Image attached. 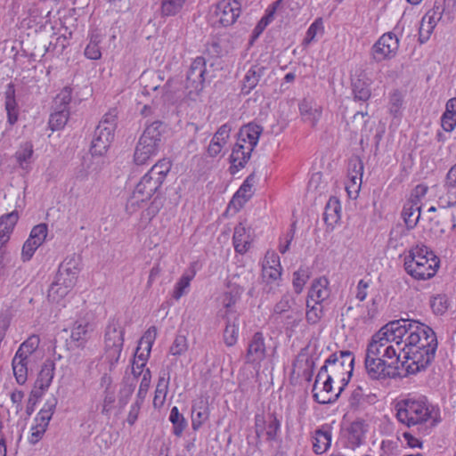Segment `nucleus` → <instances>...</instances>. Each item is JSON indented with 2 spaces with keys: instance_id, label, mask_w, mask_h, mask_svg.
Here are the masks:
<instances>
[{
  "instance_id": "nucleus-1",
  "label": "nucleus",
  "mask_w": 456,
  "mask_h": 456,
  "mask_svg": "<svg viewBox=\"0 0 456 456\" xmlns=\"http://www.w3.org/2000/svg\"><path fill=\"white\" fill-rule=\"evenodd\" d=\"M403 331L406 359L401 363L406 374H416L427 369L435 359L437 338L435 331L428 325L411 319L396 320Z\"/></svg>"
},
{
  "instance_id": "nucleus-2",
  "label": "nucleus",
  "mask_w": 456,
  "mask_h": 456,
  "mask_svg": "<svg viewBox=\"0 0 456 456\" xmlns=\"http://www.w3.org/2000/svg\"><path fill=\"white\" fill-rule=\"evenodd\" d=\"M172 166L171 159H160L140 178L126 199V211L129 215L139 211L159 192Z\"/></svg>"
},
{
  "instance_id": "nucleus-3",
  "label": "nucleus",
  "mask_w": 456,
  "mask_h": 456,
  "mask_svg": "<svg viewBox=\"0 0 456 456\" xmlns=\"http://www.w3.org/2000/svg\"><path fill=\"white\" fill-rule=\"evenodd\" d=\"M398 324L397 321H391L375 333L368 344L365 356L388 360L395 365H400L403 361H400V355L390 344L392 341L397 346L403 343V331L405 332L406 330L401 329Z\"/></svg>"
},
{
  "instance_id": "nucleus-4",
  "label": "nucleus",
  "mask_w": 456,
  "mask_h": 456,
  "mask_svg": "<svg viewBox=\"0 0 456 456\" xmlns=\"http://www.w3.org/2000/svg\"><path fill=\"white\" fill-rule=\"evenodd\" d=\"M403 267L407 274L417 281L433 278L439 267L440 258L422 242L411 247L404 256Z\"/></svg>"
},
{
  "instance_id": "nucleus-5",
  "label": "nucleus",
  "mask_w": 456,
  "mask_h": 456,
  "mask_svg": "<svg viewBox=\"0 0 456 456\" xmlns=\"http://www.w3.org/2000/svg\"><path fill=\"white\" fill-rule=\"evenodd\" d=\"M354 355L349 350H341L331 354L321 367L315 382L314 384V391L316 390L318 382L322 379L324 374L330 375L341 384L339 392H343L348 385L354 371Z\"/></svg>"
},
{
  "instance_id": "nucleus-6",
  "label": "nucleus",
  "mask_w": 456,
  "mask_h": 456,
  "mask_svg": "<svg viewBox=\"0 0 456 456\" xmlns=\"http://www.w3.org/2000/svg\"><path fill=\"white\" fill-rule=\"evenodd\" d=\"M397 420L408 428L421 425L431 417L425 396L407 397L395 404Z\"/></svg>"
},
{
  "instance_id": "nucleus-7",
  "label": "nucleus",
  "mask_w": 456,
  "mask_h": 456,
  "mask_svg": "<svg viewBox=\"0 0 456 456\" xmlns=\"http://www.w3.org/2000/svg\"><path fill=\"white\" fill-rule=\"evenodd\" d=\"M162 123L155 121L146 126L134 152V162L137 166H142L155 157L160 151L162 145Z\"/></svg>"
},
{
  "instance_id": "nucleus-8",
  "label": "nucleus",
  "mask_w": 456,
  "mask_h": 456,
  "mask_svg": "<svg viewBox=\"0 0 456 456\" xmlns=\"http://www.w3.org/2000/svg\"><path fill=\"white\" fill-rule=\"evenodd\" d=\"M117 127L116 117L106 114L97 126L90 146L93 156H103L109 151Z\"/></svg>"
},
{
  "instance_id": "nucleus-9",
  "label": "nucleus",
  "mask_w": 456,
  "mask_h": 456,
  "mask_svg": "<svg viewBox=\"0 0 456 456\" xmlns=\"http://www.w3.org/2000/svg\"><path fill=\"white\" fill-rule=\"evenodd\" d=\"M241 13V4L238 0H221L212 5L208 13V21L214 27L233 25Z\"/></svg>"
},
{
  "instance_id": "nucleus-10",
  "label": "nucleus",
  "mask_w": 456,
  "mask_h": 456,
  "mask_svg": "<svg viewBox=\"0 0 456 456\" xmlns=\"http://www.w3.org/2000/svg\"><path fill=\"white\" fill-rule=\"evenodd\" d=\"M364 366L368 377L373 380L395 379L409 375L401 364L395 365L393 362L385 359L365 356Z\"/></svg>"
},
{
  "instance_id": "nucleus-11",
  "label": "nucleus",
  "mask_w": 456,
  "mask_h": 456,
  "mask_svg": "<svg viewBox=\"0 0 456 456\" xmlns=\"http://www.w3.org/2000/svg\"><path fill=\"white\" fill-rule=\"evenodd\" d=\"M403 28L398 23L392 31L384 33L371 47V56L376 62L391 60L396 56Z\"/></svg>"
},
{
  "instance_id": "nucleus-12",
  "label": "nucleus",
  "mask_w": 456,
  "mask_h": 456,
  "mask_svg": "<svg viewBox=\"0 0 456 456\" xmlns=\"http://www.w3.org/2000/svg\"><path fill=\"white\" fill-rule=\"evenodd\" d=\"M57 405V399L52 397L47 400L42 409L38 411L34 419V422L30 428L28 440L30 444H35L38 443L44 436L49 422L54 413Z\"/></svg>"
},
{
  "instance_id": "nucleus-13",
  "label": "nucleus",
  "mask_w": 456,
  "mask_h": 456,
  "mask_svg": "<svg viewBox=\"0 0 456 456\" xmlns=\"http://www.w3.org/2000/svg\"><path fill=\"white\" fill-rule=\"evenodd\" d=\"M329 280L322 276L315 279L309 289L306 306L310 311L322 313L330 297Z\"/></svg>"
},
{
  "instance_id": "nucleus-14",
  "label": "nucleus",
  "mask_w": 456,
  "mask_h": 456,
  "mask_svg": "<svg viewBox=\"0 0 456 456\" xmlns=\"http://www.w3.org/2000/svg\"><path fill=\"white\" fill-rule=\"evenodd\" d=\"M124 345V330L117 322H110L105 333V346L107 352L117 359L119 357Z\"/></svg>"
},
{
  "instance_id": "nucleus-15",
  "label": "nucleus",
  "mask_w": 456,
  "mask_h": 456,
  "mask_svg": "<svg viewBox=\"0 0 456 456\" xmlns=\"http://www.w3.org/2000/svg\"><path fill=\"white\" fill-rule=\"evenodd\" d=\"M266 356V346L263 332L254 333L246 351V362L259 364Z\"/></svg>"
},
{
  "instance_id": "nucleus-16",
  "label": "nucleus",
  "mask_w": 456,
  "mask_h": 456,
  "mask_svg": "<svg viewBox=\"0 0 456 456\" xmlns=\"http://www.w3.org/2000/svg\"><path fill=\"white\" fill-rule=\"evenodd\" d=\"M73 280H65L63 276H56L54 282L48 290V300L56 305L63 304L65 297L75 288Z\"/></svg>"
},
{
  "instance_id": "nucleus-17",
  "label": "nucleus",
  "mask_w": 456,
  "mask_h": 456,
  "mask_svg": "<svg viewBox=\"0 0 456 456\" xmlns=\"http://www.w3.org/2000/svg\"><path fill=\"white\" fill-rule=\"evenodd\" d=\"M263 127L256 123H248L243 126L239 133L237 142L254 151L257 145Z\"/></svg>"
},
{
  "instance_id": "nucleus-18",
  "label": "nucleus",
  "mask_w": 456,
  "mask_h": 456,
  "mask_svg": "<svg viewBox=\"0 0 456 456\" xmlns=\"http://www.w3.org/2000/svg\"><path fill=\"white\" fill-rule=\"evenodd\" d=\"M252 241L253 237L250 227H247L243 223L237 224L232 237L235 251L241 255L245 254L249 249Z\"/></svg>"
},
{
  "instance_id": "nucleus-19",
  "label": "nucleus",
  "mask_w": 456,
  "mask_h": 456,
  "mask_svg": "<svg viewBox=\"0 0 456 456\" xmlns=\"http://www.w3.org/2000/svg\"><path fill=\"white\" fill-rule=\"evenodd\" d=\"M230 132L231 127L227 124L222 125L218 128L208 146L207 155L208 157L215 158L221 153L223 147L227 143L230 137Z\"/></svg>"
},
{
  "instance_id": "nucleus-20",
  "label": "nucleus",
  "mask_w": 456,
  "mask_h": 456,
  "mask_svg": "<svg viewBox=\"0 0 456 456\" xmlns=\"http://www.w3.org/2000/svg\"><path fill=\"white\" fill-rule=\"evenodd\" d=\"M331 428L325 424L314 431L313 436V450L316 454L325 452L331 444Z\"/></svg>"
},
{
  "instance_id": "nucleus-21",
  "label": "nucleus",
  "mask_w": 456,
  "mask_h": 456,
  "mask_svg": "<svg viewBox=\"0 0 456 456\" xmlns=\"http://www.w3.org/2000/svg\"><path fill=\"white\" fill-rule=\"evenodd\" d=\"M368 430V425L362 419H358L351 423L347 428V444L350 449H354L362 444L365 434Z\"/></svg>"
},
{
  "instance_id": "nucleus-22",
  "label": "nucleus",
  "mask_w": 456,
  "mask_h": 456,
  "mask_svg": "<svg viewBox=\"0 0 456 456\" xmlns=\"http://www.w3.org/2000/svg\"><path fill=\"white\" fill-rule=\"evenodd\" d=\"M54 370L55 365L53 362L44 363L36 381V385L38 387L40 391L37 392V390H33L31 392L32 396L38 398L48 389L54 377Z\"/></svg>"
},
{
  "instance_id": "nucleus-23",
  "label": "nucleus",
  "mask_w": 456,
  "mask_h": 456,
  "mask_svg": "<svg viewBox=\"0 0 456 456\" xmlns=\"http://www.w3.org/2000/svg\"><path fill=\"white\" fill-rule=\"evenodd\" d=\"M266 68L261 64L251 66L246 72L241 85V94H248L256 88L261 77L265 75Z\"/></svg>"
},
{
  "instance_id": "nucleus-24",
  "label": "nucleus",
  "mask_w": 456,
  "mask_h": 456,
  "mask_svg": "<svg viewBox=\"0 0 456 456\" xmlns=\"http://www.w3.org/2000/svg\"><path fill=\"white\" fill-rule=\"evenodd\" d=\"M4 108L7 114V122L13 126L19 119V108L15 97V88L10 83L4 94Z\"/></svg>"
},
{
  "instance_id": "nucleus-25",
  "label": "nucleus",
  "mask_w": 456,
  "mask_h": 456,
  "mask_svg": "<svg viewBox=\"0 0 456 456\" xmlns=\"http://www.w3.org/2000/svg\"><path fill=\"white\" fill-rule=\"evenodd\" d=\"M366 390L360 385H357L352 390L348 399V404L351 409L362 410L372 403L375 395L368 393Z\"/></svg>"
},
{
  "instance_id": "nucleus-26",
  "label": "nucleus",
  "mask_w": 456,
  "mask_h": 456,
  "mask_svg": "<svg viewBox=\"0 0 456 456\" xmlns=\"http://www.w3.org/2000/svg\"><path fill=\"white\" fill-rule=\"evenodd\" d=\"M252 151L253 150L236 142L230 156L231 169H235L232 173H235L245 167L251 157Z\"/></svg>"
},
{
  "instance_id": "nucleus-27",
  "label": "nucleus",
  "mask_w": 456,
  "mask_h": 456,
  "mask_svg": "<svg viewBox=\"0 0 456 456\" xmlns=\"http://www.w3.org/2000/svg\"><path fill=\"white\" fill-rule=\"evenodd\" d=\"M326 375V379L323 381L322 388L319 393L314 392V400L321 404L332 403L338 400L342 392L333 393L332 383L337 381L330 375Z\"/></svg>"
},
{
  "instance_id": "nucleus-28",
  "label": "nucleus",
  "mask_w": 456,
  "mask_h": 456,
  "mask_svg": "<svg viewBox=\"0 0 456 456\" xmlns=\"http://www.w3.org/2000/svg\"><path fill=\"white\" fill-rule=\"evenodd\" d=\"M197 60H195L187 74L184 89L185 97L195 101L200 95V73L197 72Z\"/></svg>"
},
{
  "instance_id": "nucleus-29",
  "label": "nucleus",
  "mask_w": 456,
  "mask_h": 456,
  "mask_svg": "<svg viewBox=\"0 0 456 456\" xmlns=\"http://www.w3.org/2000/svg\"><path fill=\"white\" fill-rule=\"evenodd\" d=\"M18 219L19 215L16 210L0 217V248L9 240Z\"/></svg>"
},
{
  "instance_id": "nucleus-30",
  "label": "nucleus",
  "mask_w": 456,
  "mask_h": 456,
  "mask_svg": "<svg viewBox=\"0 0 456 456\" xmlns=\"http://www.w3.org/2000/svg\"><path fill=\"white\" fill-rule=\"evenodd\" d=\"M340 201L336 197H330L324 208L323 220L328 226L333 227L340 220Z\"/></svg>"
},
{
  "instance_id": "nucleus-31",
  "label": "nucleus",
  "mask_w": 456,
  "mask_h": 456,
  "mask_svg": "<svg viewBox=\"0 0 456 456\" xmlns=\"http://www.w3.org/2000/svg\"><path fill=\"white\" fill-rule=\"evenodd\" d=\"M196 271L194 269L186 270L181 278L176 281L172 297L175 300L180 299L183 295L187 294L190 289L191 281L194 279Z\"/></svg>"
},
{
  "instance_id": "nucleus-32",
  "label": "nucleus",
  "mask_w": 456,
  "mask_h": 456,
  "mask_svg": "<svg viewBox=\"0 0 456 456\" xmlns=\"http://www.w3.org/2000/svg\"><path fill=\"white\" fill-rule=\"evenodd\" d=\"M12 370L19 384H23L28 377V358L16 352L12 359Z\"/></svg>"
},
{
  "instance_id": "nucleus-33",
  "label": "nucleus",
  "mask_w": 456,
  "mask_h": 456,
  "mask_svg": "<svg viewBox=\"0 0 456 456\" xmlns=\"http://www.w3.org/2000/svg\"><path fill=\"white\" fill-rule=\"evenodd\" d=\"M240 322L238 317L227 319L226 326L224 330V342L227 346H232L237 343L239 337Z\"/></svg>"
},
{
  "instance_id": "nucleus-34",
  "label": "nucleus",
  "mask_w": 456,
  "mask_h": 456,
  "mask_svg": "<svg viewBox=\"0 0 456 456\" xmlns=\"http://www.w3.org/2000/svg\"><path fill=\"white\" fill-rule=\"evenodd\" d=\"M256 176L254 174L249 175L240 189L237 191V192L234 194L231 203L235 204L236 202L239 203L240 206H242L251 196V189L253 186V183H255Z\"/></svg>"
},
{
  "instance_id": "nucleus-35",
  "label": "nucleus",
  "mask_w": 456,
  "mask_h": 456,
  "mask_svg": "<svg viewBox=\"0 0 456 456\" xmlns=\"http://www.w3.org/2000/svg\"><path fill=\"white\" fill-rule=\"evenodd\" d=\"M402 216L407 228H414L420 217V207L411 202L405 204L402 211Z\"/></svg>"
},
{
  "instance_id": "nucleus-36",
  "label": "nucleus",
  "mask_w": 456,
  "mask_h": 456,
  "mask_svg": "<svg viewBox=\"0 0 456 456\" xmlns=\"http://www.w3.org/2000/svg\"><path fill=\"white\" fill-rule=\"evenodd\" d=\"M69 118V110L67 108H61L58 110L51 113L49 117L48 126L53 131H60L63 129Z\"/></svg>"
},
{
  "instance_id": "nucleus-37",
  "label": "nucleus",
  "mask_w": 456,
  "mask_h": 456,
  "mask_svg": "<svg viewBox=\"0 0 456 456\" xmlns=\"http://www.w3.org/2000/svg\"><path fill=\"white\" fill-rule=\"evenodd\" d=\"M78 263L76 259L71 258L65 260L60 266L57 275L63 276L65 280H73L74 284H77L79 273Z\"/></svg>"
},
{
  "instance_id": "nucleus-38",
  "label": "nucleus",
  "mask_w": 456,
  "mask_h": 456,
  "mask_svg": "<svg viewBox=\"0 0 456 456\" xmlns=\"http://www.w3.org/2000/svg\"><path fill=\"white\" fill-rule=\"evenodd\" d=\"M157 334L158 330L155 326H151L150 328H148L138 343L136 352L147 354L148 355H150L151 352V347L156 340Z\"/></svg>"
},
{
  "instance_id": "nucleus-39",
  "label": "nucleus",
  "mask_w": 456,
  "mask_h": 456,
  "mask_svg": "<svg viewBox=\"0 0 456 456\" xmlns=\"http://www.w3.org/2000/svg\"><path fill=\"white\" fill-rule=\"evenodd\" d=\"M90 331L91 325L89 322H86L85 320H81L74 324L71 330L70 338L73 341L79 343L80 346L87 340Z\"/></svg>"
},
{
  "instance_id": "nucleus-40",
  "label": "nucleus",
  "mask_w": 456,
  "mask_h": 456,
  "mask_svg": "<svg viewBox=\"0 0 456 456\" xmlns=\"http://www.w3.org/2000/svg\"><path fill=\"white\" fill-rule=\"evenodd\" d=\"M444 191L437 197L439 208H451L456 207V188L443 186Z\"/></svg>"
},
{
  "instance_id": "nucleus-41",
  "label": "nucleus",
  "mask_w": 456,
  "mask_h": 456,
  "mask_svg": "<svg viewBox=\"0 0 456 456\" xmlns=\"http://www.w3.org/2000/svg\"><path fill=\"white\" fill-rule=\"evenodd\" d=\"M33 144L30 142L21 143L15 152V159L20 167L24 168L33 156Z\"/></svg>"
},
{
  "instance_id": "nucleus-42",
  "label": "nucleus",
  "mask_w": 456,
  "mask_h": 456,
  "mask_svg": "<svg viewBox=\"0 0 456 456\" xmlns=\"http://www.w3.org/2000/svg\"><path fill=\"white\" fill-rule=\"evenodd\" d=\"M310 278V272L307 267L301 266L297 271L293 273L292 285L294 291L297 294H300L304 289V286Z\"/></svg>"
},
{
  "instance_id": "nucleus-43",
  "label": "nucleus",
  "mask_w": 456,
  "mask_h": 456,
  "mask_svg": "<svg viewBox=\"0 0 456 456\" xmlns=\"http://www.w3.org/2000/svg\"><path fill=\"white\" fill-rule=\"evenodd\" d=\"M299 111L305 120L309 121L312 126H314L321 117V111L313 109L310 102L305 100L299 103Z\"/></svg>"
},
{
  "instance_id": "nucleus-44",
  "label": "nucleus",
  "mask_w": 456,
  "mask_h": 456,
  "mask_svg": "<svg viewBox=\"0 0 456 456\" xmlns=\"http://www.w3.org/2000/svg\"><path fill=\"white\" fill-rule=\"evenodd\" d=\"M324 32L323 20L319 17L308 28L305 37L303 40L304 45H310L316 37L317 35H322Z\"/></svg>"
},
{
  "instance_id": "nucleus-45",
  "label": "nucleus",
  "mask_w": 456,
  "mask_h": 456,
  "mask_svg": "<svg viewBox=\"0 0 456 456\" xmlns=\"http://www.w3.org/2000/svg\"><path fill=\"white\" fill-rule=\"evenodd\" d=\"M149 357L150 355H148L147 354H142L135 351L132 365V373L134 378H140L148 370L147 368H145V366Z\"/></svg>"
},
{
  "instance_id": "nucleus-46",
  "label": "nucleus",
  "mask_w": 456,
  "mask_h": 456,
  "mask_svg": "<svg viewBox=\"0 0 456 456\" xmlns=\"http://www.w3.org/2000/svg\"><path fill=\"white\" fill-rule=\"evenodd\" d=\"M169 420L173 424V433L176 436H180L186 426L184 418L180 414L179 410L176 406L171 409Z\"/></svg>"
},
{
  "instance_id": "nucleus-47",
  "label": "nucleus",
  "mask_w": 456,
  "mask_h": 456,
  "mask_svg": "<svg viewBox=\"0 0 456 456\" xmlns=\"http://www.w3.org/2000/svg\"><path fill=\"white\" fill-rule=\"evenodd\" d=\"M186 0H162L161 13L164 16H174L178 13Z\"/></svg>"
},
{
  "instance_id": "nucleus-48",
  "label": "nucleus",
  "mask_w": 456,
  "mask_h": 456,
  "mask_svg": "<svg viewBox=\"0 0 456 456\" xmlns=\"http://www.w3.org/2000/svg\"><path fill=\"white\" fill-rule=\"evenodd\" d=\"M167 395V385L163 379H159L154 394L153 407L160 409L164 406Z\"/></svg>"
},
{
  "instance_id": "nucleus-49",
  "label": "nucleus",
  "mask_w": 456,
  "mask_h": 456,
  "mask_svg": "<svg viewBox=\"0 0 456 456\" xmlns=\"http://www.w3.org/2000/svg\"><path fill=\"white\" fill-rule=\"evenodd\" d=\"M352 86L355 100L366 102L370 97V89L366 82L357 79Z\"/></svg>"
},
{
  "instance_id": "nucleus-50",
  "label": "nucleus",
  "mask_w": 456,
  "mask_h": 456,
  "mask_svg": "<svg viewBox=\"0 0 456 456\" xmlns=\"http://www.w3.org/2000/svg\"><path fill=\"white\" fill-rule=\"evenodd\" d=\"M430 306L433 314H445L450 306L446 295L439 294L430 299Z\"/></svg>"
},
{
  "instance_id": "nucleus-51",
  "label": "nucleus",
  "mask_w": 456,
  "mask_h": 456,
  "mask_svg": "<svg viewBox=\"0 0 456 456\" xmlns=\"http://www.w3.org/2000/svg\"><path fill=\"white\" fill-rule=\"evenodd\" d=\"M444 12V4L436 1L434 7L429 10L422 18L429 22V24H432L434 27H436L437 22L442 20Z\"/></svg>"
},
{
  "instance_id": "nucleus-52",
  "label": "nucleus",
  "mask_w": 456,
  "mask_h": 456,
  "mask_svg": "<svg viewBox=\"0 0 456 456\" xmlns=\"http://www.w3.org/2000/svg\"><path fill=\"white\" fill-rule=\"evenodd\" d=\"M40 338L37 335H32L28 338L19 347L17 353L23 354L25 357H28L38 347Z\"/></svg>"
},
{
  "instance_id": "nucleus-53",
  "label": "nucleus",
  "mask_w": 456,
  "mask_h": 456,
  "mask_svg": "<svg viewBox=\"0 0 456 456\" xmlns=\"http://www.w3.org/2000/svg\"><path fill=\"white\" fill-rule=\"evenodd\" d=\"M281 429V422L274 414L270 415L269 420L266 426V440L273 442L276 441Z\"/></svg>"
},
{
  "instance_id": "nucleus-54",
  "label": "nucleus",
  "mask_w": 456,
  "mask_h": 456,
  "mask_svg": "<svg viewBox=\"0 0 456 456\" xmlns=\"http://www.w3.org/2000/svg\"><path fill=\"white\" fill-rule=\"evenodd\" d=\"M297 304L295 299L290 295H285L281 297L275 306V314H285L287 312L297 313L296 309Z\"/></svg>"
},
{
  "instance_id": "nucleus-55",
  "label": "nucleus",
  "mask_w": 456,
  "mask_h": 456,
  "mask_svg": "<svg viewBox=\"0 0 456 456\" xmlns=\"http://www.w3.org/2000/svg\"><path fill=\"white\" fill-rule=\"evenodd\" d=\"M99 42L100 41L97 39V37H94V36H91L90 42L85 49V56L87 59L96 61L102 57Z\"/></svg>"
},
{
  "instance_id": "nucleus-56",
  "label": "nucleus",
  "mask_w": 456,
  "mask_h": 456,
  "mask_svg": "<svg viewBox=\"0 0 456 456\" xmlns=\"http://www.w3.org/2000/svg\"><path fill=\"white\" fill-rule=\"evenodd\" d=\"M47 232L48 229L45 224H37L32 228L28 239L41 246L47 236Z\"/></svg>"
},
{
  "instance_id": "nucleus-57",
  "label": "nucleus",
  "mask_w": 456,
  "mask_h": 456,
  "mask_svg": "<svg viewBox=\"0 0 456 456\" xmlns=\"http://www.w3.org/2000/svg\"><path fill=\"white\" fill-rule=\"evenodd\" d=\"M140 386L137 392V398L142 402L147 395L151 382V373L147 370L142 376L140 377Z\"/></svg>"
},
{
  "instance_id": "nucleus-58",
  "label": "nucleus",
  "mask_w": 456,
  "mask_h": 456,
  "mask_svg": "<svg viewBox=\"0 0 456 456\" xmlns=\"http://www.w3.org/2000/svg\"><path fill=\"white\" fill-rule=\"evenodd\" d=\"M188 348L187 338L185 336L178 335L175 337L170 346L169 353L172 355H181Z\"/></svg>"
},
{
  "instance_id": "nucleus-59",
  "label": "nucleus",
  "mask_w": 456,
  "mask_h": 456,
  "mask_svg": "<svg viewBox=\"0 0 456 456\" xmlns=\"http://www.w3.org/2000/svg\"><path fill=\"white\" fill-rule=\"evenodd\" d=\"M239 297L240 294L237 290L226 291L219 297L218 302L224 306V308L229 311L230 308L235 305Z\"/></svg>"
},
{
  "instance_id": "nucleus-60",
  "label": "nucleus",
  "mask_w": 456,
  "mask_h": 456,
  "mask_svg": "<svg viewBox=\"0 0 456 456\" xmlns=\"http://www.w3.org/2000/svg\"><path fill=\"white\" fill-rule=\"evenodd\" d=\"M349 183L346 184V190L349 195V197H356L361 185H362V178L361 176H356V175H353L351 172L348 175Z\"/></svg>"
},
{
  "instance_id": "nucleus-61",
  "label": "nucleus",
  "mask_w": 456,
  "mask_h": 456,
  "mask_svg": "<svg viewBox=\"0 0 456 456\" xmlns=\"http://www.w3.org/2000/svg\"><path fill=\"white\" fill-rule=\"evenodd\" d=\"M434 28V25L429 24L423 18L421 19L419 28V40L421 44L426 43L429 39Z\"/></svg>"
},
{
  "instance_id": "nucleus-62",
  "label": "nucleus",
  "mask_w": 456,
  "mask_h": 456,
  "mask_svg": "<svg viewBox=\"0 0 456 456\" xmlns=\"http://www.w3.org/2000/svg\"><path fill=\"white\" fill-rule=\"evenodd\" d=\"M39 246L40 245H37V243L36 241L28 239L22 247V250H21L22 260L24 262L30 260Z\"/></svg>"
},
{
  "instance_id": "nucleus-63",
  "label": "nucleus",
  "mask_w": 456,
  "mask_h": 456,
  "mask_svg": "<svg viewBox=\"0 0 456 456\" xmlns=\"http://www.w3.org/2000/svg\"><path fill=\"white\" fill-rule=\"evenodd\" d=\"M72 90L69 87H64L55 97V104H60L61 108L69 109V104L71 102Z\"/></svg>"
},
{
  "instance_id": "nucleus-64",
  "label": "nucleus",
  "mask_w": 456,
  "mask_h": 456,
  "mask_svg": "<svg viewBox=\"0 0 456 456\" xmlns=\"http://www.w3.org/2000/svg\"><path fill=\"white\" fill-rule=\"evenodd\" d=\"M281 266L279 267H262L263 278L267 282H273L281 279Z\"/></svg>"
}]
</instances>
